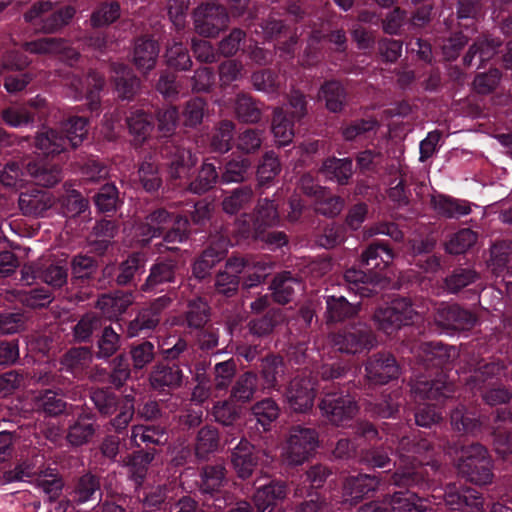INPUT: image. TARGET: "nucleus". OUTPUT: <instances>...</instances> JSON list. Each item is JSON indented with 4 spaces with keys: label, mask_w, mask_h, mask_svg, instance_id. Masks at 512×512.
Masks as SVG:
<instances>
[{
    "label": "nucleus",
    "mask_w": 512,
    "mask_h": 512,
    "mask_svg": "<svg viewBox=\"0 0 512 512\" xmlns=\"http://www.w3.org/2000/svg\"><path fill=\"white\" fill-rule=\"evenodd\" d=\"M30 176L37 185L53 186L62 178L61 170L47 160L39 159L26 164V173L16 163L8 164L0 173V182L7 187H22Z\"/></svg>",
    "instance_id": "nucleus-1"
},
{
    "label": "nucleus",
    "mask_w": 512,
    "mask_h": 512,
    "mask_svg": "<svg viewBox=\"0 0 512 512\" xmlns=\"http://www.w3.org/2000/svg\"><path fill=\"white\" fill-rule=\"evenodd\" d=\"M188 220L182 217H172L166 210L160 209L147 217L146 223L136 228L139 242H148L159 236L163 230L170 228L165 235V242H183L187 237Z\"/></svg>",
    "instance_id": "nucleus-2"
},
{
    "label": "nucleus",
    "mask_w": 512,
    "mask_h": 512,
    "mask_svg": "<svg viewBox=\"0 0 512 512\" xmlns=\"http://www.w3.org/2000/svg\"><path fill=\"white\" fill-rule=\"evenodd\" d=\"M43 460V456L36 455L32 463L23 462L15 470L5 473V481H28L35 477L36 485L42 489L50 500L58 498L63 489V482L53 469H41Z\"/></svg>",
    "instance_id": "nucleus-3"
},
{
    "label": "nucleus",
    "mask_w": 512,
    "mask_h": 512,
    "mask_svg": "<svg viewBox=\"0 0 512 512\" xmlns=\"http://www.w3.org/2000/svg\"><path fill=\"white\" fill-rule=\"evenodd\" d=\"M457 468L471 482L476 484H487L492 480V465L487 456L486 449L480 444L462 447L456 452Z\"/></svg>",
    "instance_id": "nucleus-4"
},
{
    "label": "nucleus",
    "mask_w": 512,
    "mask_h": 512,
    "mask_svg": "<svg viewBox=\"0 0 512 512\" xmlns=\"http://www.w3.org/2000/svg\"><path fill=\"white\" fill-rule=\"evenodd\" d=\"M317 446L318 437L314 430L295 426L288 433L281 456L289 465H301L309 459Z\"/></svg>",
    "instance_id": "nucleus-5"
},
{
    "label": "nucleus",
    "mask_w": 512,
    "mask_h": 512,
    "mask_svg": "<svg viewBox=\"0 0 512 512\" xmlns=\"http://www.w3.org/2000/svg\"><path fill=\"white\" fill-rule=\"evenodd\" d=\"M288 108L291 110V119L287 118L283 108L274 111L272 120V133L275 142L279 146L291 143L294 137L293 122L301 119L306 114V102L304 96L298 91L291 93Z\"/></svg>",
    "instance_id": "nucleus-6"
},
{
    "label": "nucleus",
    "mask_w": 512,
    "mask_h": 512,
    "mask_svg": "<svg viewBox=\"0 0 512 512\" xmlns=\"http://www.w3.org/2000/svg\"><path fill=\"white\" fill-rule=\"evenodd\" d=\"M416 315L411 303L402 298L395 299L389 305L378 308L374 313L373 320L379 330L390 335L402 326L411 323Z\"/></svg>",
    "instance_id": "nucleus-7"
},
{
    "label": "nucleus",
    "mask_w": 512,
    "mask_h": 512,
    "mask_svg": "<svg viewBox=\"0 0 512 512\" xmlns=\"http://www.w3.org/2000/svg\"><path fill=\"white\" fill-rule=\"evenodd\" d=\"M52 7V1L41 0L25 14V19L43 32H53L66 25L75 14L71 6L57 12H51Z\"/></svg>",
    "instance_id": "nucleus-8"
},
{
    "label": "nucleus",
    "mask_w": 512,
    "mask_h": 512,
    "mask_svg": "<svg viewBox=\"0 0 512 512\" xmlns=\"http://www.w3.org/2000/svg\"><path fill=\"white\" fill-rule=\"evenodd\" d=\"M332 343L341 352L356 354L370 350L375 339L367 326L360 323L334 335Z\"/></svg>",
    "instance_id": "nucleus-9"
},
{
    "label": "nucleus",
    "mask_w": 512,
    "mask_h": 512,
    "mask_svg": "<svg viewBox=\"0 0 512 512\" xmlns=\"http://www.w3.org/2000/svg\"><path fill=\"white\" fill-rule=\"evenodd\" d=\"M194 21L200 35L212 37L226 26L228 15L222 6L207 3L196 9Z\"/></svg>",
    "instance_id": "nucleus-10"
},
{
    "label": "nucleus",
    "mask_w": 512,
    "mask_h": 512,
    "mask_svg": "<svg viewBox=\"0 0 512 512\" xmlns=\"http://www.w3.org/2000/svg\"><path fill=\"white\" fill-rule=\"evenodd\" d=\"M428 500L421 499L410 492H398L390 499L389 503L379 504L371 502L363 505L358 512H422L428 509Z\"/></svg>",
    "instance_id": "nucleus-11"
},
{
    "label": "nucleus",
    "mask_w": 512,
    "mask_h": 512,
    "mask_svg": "<svg viewBox=\"0 0 512 512\" xmlns=\"http://www.w3.org/2000/svg\"><path fill=\"white\" fill-rule=\"evenodd\" d=\"M320 408L328 419L336 424H342L352 418L358 407L350 395L343 393H327L321 401Z\"/></svg>",
    "instance_id": "nucleus-12"
},
{
    "label": "nucleus",
    "mask_w": 512,
    "mask_h": 512,
    "mask_svg": "<svg viewBox=\"0 0 512 512\" xmlns=\"http://www.w3.org/2000/svg\"><path fill=\"white\" fill-rule=\"evenodd\" d=\"M278 222L279 216L274 203L265 199L259 202L255 218L238 220L239 232L243 237H248L264 231L266 227L275 226Z\"/></svg>",
    "instance_id": "nucleus-13"
},
{
    "label": "nucleus",
    "mask_w": 512,
    "mask_h": 512,
    "mask_svg": "<svg viewBox=\"0 0 512 512\" xmlns=\"http://www.w3.org/2000/svg\"><path fill=\"white\" fill-rule=\"evenodd\" d=\"M444 498V502L452 510H459L467 507L471 512H482L483 501L479 494L472 488L460 489L456 484L449 485L444 494L439 493L433 495V498Z\"/></svg>",
    "instance_id": "nucleus-14"
},
{
    "label": "nucleus",
    "mask_w": 512,
    "mask_h": 512,
    "mask_svg": "<svg viewBox=\"0 0 512 512\" xmlns=\"http://www.w3.org/2000/svg\"><path fill=\"white\" fill-rule=\"evenodd\" d=\"M435 323L445 330H466L472 327L475 317L457 305L441 304L434 316Z\"/></svg>",
    "instance_id": "nucleus-15"
},
{
    "label": "nucleus",
    "mask_w": 512,
    "mask_h": 512,
    "mask_svg": "<svg viewBox=\"0 0 512 512\" xmlns=\"http://www.w3.org/2000/svg\"><path fill=\"white\" fill-rule=\"evenodd\" d=\"M313 390L311 381L306 377L294 378L285 392L290 408L296 412H305L310 409L314 399Z\"/></svg>",
    "instance_id": "nucleus-16"
},
{
    "label": "nucleus",
    "mask_w": 512,
    "mask_h": 512,
    "mask_svg": "<svg viewBox=\"0 0 512 512\" xmlns=\"http://www.w3.org/2000/svg\"><path fill=\"white\" fill-rule=\"evenodd\" d=\"M54 200L47 191L32 190L21 193L19 197V207L24 215L44 216V214L53 206Z\"/></svg>",
    "instance_id": "nucleus-17"
},
{
    "label": "nucleus",
    "mask_w": 512,
    "mask_h": 512,
    "mask_svg": "<svg viewBox=\"0 0 512 512\" xmlns=\"http://www.w3.org/2000/svg\"><path fill=\"white\" fill-rule=\"evenodd\" d=\"M452 392V384L442 374L431 382L419 379L412 386L415 399H439L448 397Z\"/></svg>",
    "instance_id": "nucleus-18"
},
{
    "label": "nucleus",
    "mask_w": 512,
    "mask_h": 512,
    "mask_svg": "<svg viewBox=\"0 0 512 512\" xmlns=\"http://www.w3.org/2000/svg\"><path fill=\"white\" fill-rule=\"evenodd\" d=\"M367 378L375 384H383L399 374L396 361L391 356H381L366 365Z\"/></svg>",
    "instance_id": "nucleus-19"
},
{
    "label": "nucleus",
    "mask_w": 512,
    "mask_h": 512,
    "mask_svg": "<svg viewBox=\"0 0 512 512\" xmlns=\"http://www.w3.org/2000/svg\"><path fill=\"white\" fill-rule=\"evenodd\" d=\"M409 444V439L404 437L401 439L398 447L399 460L398 463L395 462V465H398V469L394 474V483L399 486L419 482V472L416 471V466L410 462L411 456L404 454Z\"/></svg>",
    "instance_id": "nucleus-20"
},
{
    "label": "nucleus",
    "mask_w": 512,
    "mask_h": 512,
    "mask_svg": "<svg viewBox=\"0 0 512 512\" xmlns=\"http://www.w3.org/2000/svg\"><path fill=\"white\" fill-rule=\"evenodd\" d=\"M286 495L285 485L280 482H270L259 485L254 494V503L258 512H265L272 508Z\"/></svg>",
    "instance_id": "nucleus-21"
},
{
    "label": "nucleus",
    "mask_w": 512,
    "mask_h": 512,
    "mask_svg": "<svg viewBox=\"0 0 512 512\" xmlns=\"http://www.w3.org/2000/svg\"><path fill=\"white\" fill-rule=\"evenodd\" d=\"M246 265L242 259L234 258L228 261L226 270L218 274L216 289L219 293L230 295L238 287V274L242 273Z\"/></svg>",
    "instance_id": "nucleus-22"
},
{
    "label": "nucleus",
    "mask_w": 512,
    "mask_h": 512,
    "mask_svg": "<svg viewBox=\"0 0 512 512\" xmlns=\"http://www.w3.org/2000/svg\"><path fill=\"white\" fill-rule=\"evenodd\" d=\"M159 54V47L154 40L141 39L136 42L133 61L137 68L143 72L154 68Z\"/></svg>",
    "instance_id": "nucleus-23"
},
{
    "label": "nucleus",
    "mask_w": 512,
    "mask_h": 512,
    "mask_svg": "<svg viewBox=\"0 0 512 512\" xmlns=\"http://www.w3.org/2000/svg\"><path fill=\"white\" fill-rule=\"evenodd\" d=\"M169 298L160 297L156 300L150 309L143 310L135 321L131 322L128 328V334L130 337L137 335L138 331L145 329L154 328L158 322V311L168 305Z\"/></svg>",
    "instance_id": "nucleus-24"
},
{
    "label": "nucleus",
    "mask_w": 512,
    "mask_h": 512,
    "mask_svg": "<svg viewBox=\"0 0 512 512\" xmlns=\"http://www.w3.org/2000/svg\"><path fill=\"white\" fill-rule=\"evenodd\" d=\"M133 303L130 293L116 292L111 295H102L97 302L99 309L109 319L117 318Z\"/></svg>",
    "instance_id": "nucleus-25"
},
{
    "label": "nucleus",
    "mask_w": 512,
    "mask_h": 512,
    "mask_svg": "<svg viewBox=\"0 0 512 512\" xmlns=\"http://www.w3.org/2000/svg\"><path fill=\"white\" fill-rule=\"evenodd\" d=\"M252 451L253 446L248 441L241 440L232 453L233 466L241 478L250 476L256 465V458Z\"/></svg>",
    "instance_id": "nucleus-26"
},
{
    "label": "nucleus",
    "mask_w": 512,
    "mask_h": 512,
    "mask_svg": "<svg viewBox=\"0 0 512 512\" xmlns=\"http://www.w3.org/2000/svg\"><path fill=\"white\" fill-rule=\"evenodd\" d=\"M378 481L374 476L359 474L350 476L344 484V496L350 497V500H357L367 494L369 491L376 489ZM349 501L348 498L345 499Z\"/></svg>",
    "instance_id": "nucleus-27"
},
{
    "label": "nucleus",
    "mask_w": 512,
    "mask_h": 512,
    "mask_svg": "<svg viewBox=\"0 0 512 512\" xmlns=\"http://www.w3.org/2000/svg\"><path fill=\"white\" fill-rule=\"evenodd\" d=\"M36 147L44 155H56L66 149V139L55 129H44L36 136Z\"/></svg>",
    "instance_id": "nucleus-28"
},
{
    "label": "nucleus",
    "mask_w": 512,
    "mask_h": 512,
    "mask_svg": "<svg viewBox=\"0 0 512 512\" xmlns=\"http://www.w3.org/2000/svg\"><path fill=\"white\" fill-rule=\"evenodd\" d=\"M182 380V372L177 366H157L150 377L155 389L177 388Z\"/></svg>",
    "instance_id": "nucleus-29"
},
{
    "label": "nucleus",
    "mask_w": 512,
    "mask_h": 512,
    "mask_svg": "<svg viewBox=\"0 0 512 512\" xmlns=\"http://www.w3.org/2000/svg\"><path fill=\"white\" fill-rule=\"evenodd\" d=\"M393 258L394 255L388 247L372 244L364 252L362 262L370 270H382L391 263Z\"/></svg>",
    "instance_id": "nucleus-30"
},
{
    "label": "nucleus",
    "mask_w": 512,
    "mask_h": 512,
    "mask_svg": "<svg viewBox=\"0 0 512 512\" xmlns=\"http://www.w3.org/2000/svg\"><path fill=\"white\" fill-rule=\"evenodd\" d=\"M25 49L36 54H55L64 53L67 59L76 56V53L67 49V46L61 40L55 38H42L25 44Z\"/></svg>",
    "instance_id": "nucleus-31"
},
{
    "label": "nucleus",
    "mask_w": 512,
    "mask_h": 512,
    "mask_svg": "<svg viewBox=\"0 0 512 512\" xmlns=\"http://www.w3.org/2000/svg\"><path fill=\"white\" fill-rule=\"evenodd\" d=\"M326 317L328 321L336 322L355 315L356 305L350 304L343 296H328L326 299Z\"/></svg>",
    "instance_id": "nucleus-32"
},
{
    "label": "nucleus",
    "mask_w": 512,
    "mask_h": 512,
    "mask_svg": "<svg viewBox=\"0 0 512 512\" xmlns=\"http://www.w3.org/2000/svg\"><path fill=\"white\" fill-rule=\"evenodd\" d=\"M114 72V81L119 95L123 98H129L139 88V80L129 68L122 64L115 65Z\"/></svg>",
    "instance_id": "nucleus-33"
},
{
    "label": "nucleus",
    "mask_w": 512,
    "mask_h": 512,
    "mask_svg": "<svg viewBox=\"0 0 512 512\" xmlns=\"http://www.w3.org/2000/svg\"><path fill=\"white\" fill-rule=\"evenodd\" d=\"M295 287H300V283L289 272L278 275L273 283L272 290L274 299L281 304L289 302L294 293Z\"/></svg>",
    "instance_id": "nucleus-34"
},
{
    "label": "nucleus",
    "mask_w": 512,
    "mask_h": 512,
    "mask_svg": "<svg viewBox=\"0 0 512 512\" xmlns=\"http://www.w3.org/2000/svg\"><path fill=\"white\" fill-rule=\"evenodd\" d=\"M319 98L324 99L326 107L331 112H339L345 101L342 86L335 81L325 83L320 90Z\"/></svg>",
    "instance_id": "nucleus-35"
},
{
    "label": "nucleus",
    "mask_w": 512,
    "mask_h": 512,
    "mask_svg": "<svg viewBox=\"0 0 512 512\" xmlns=\"http://www.w3.org/2000/svg\"><path fill=\"white\" fill-rule=\"evenodd\" d=\"M322 172L338 183H345L352 174V162L349 159H328L323 164Z\"/></svg>",
    "instance_id": "nucleus-36"
},
{
    "label": "nucleus",
    "mask_w": 512,
    "mask_h": 512,
    "mask_svg": "<svg viewBox=\"0 0 512 512\" xmlns=\"http://www.w3.org/2000/svg\"><path fill=\"white\" fill-rule=\"evenodd\" d=\"M433 205L440 214L447 217H460L470 212V207L467 202L445 196L433 198Z\"/></svg>",
    "instance_id": "nucleus-37"
},
{
    "label": "nucleus",
    "mask_w": 512,
    "mask_h": 512,
    "mask_svg": "<svg viewBox=\"0 0 512 512\" xmlns=\"http://www.w3.org/2000/svg\"><path fill=\"white\" fill-rule=\"evenodd\" d=\"M62 130L66 134V143L77 147L87 135V122L82 117H71L62 124Z\"/></svg>",
    "instance_id": "nucleus-38"
},
{
    "label": "nucleus",
    "mask_w": 512,
    "mask_h": 512,
    "mask_svg": "<svg viewBox=\"0 0 512 512\" xmlns=\"http://www.w3.org/2000/svg\"><path fill=\"white\" fill-rule=\"evenodd\" d=\"M94 428L90 418L84 416L70 427L67 439L71 445L79 446L86 443L93 435Z\"/></svg>",
    "instance_id": "nucleus-39"
},
{
    "label": "nucleus",
    "mask_w": 512,
    "mask_h": 512,
    "mask_svg": "<svg viewBox=\"0 0 512 512\" xmlns=\"http://www.w3.org/2000/svg\"><path fill=\"white\" fill-rule=\"evenodd\" d=\"M139 180L147 191H154L160 186L158 168L152 156L144 159L138 170Z\"/></svg>",
    "instance_id": "nucleus-40"
},
{
    "label": "nucleus",
    "mask_w": 512,
    "mask_h": 512,
    "mask_svg": "<svg viewBox=\"0 0 512 512\" xmlns=\"http://www.w3.org/2000/svg\"><path fill=\"white\" fill-rule=\"evenodd\" d=\"M166 62L169 66L179 70H186L191 66V59L187 49L182 43L173 41L166 51Z\"/></svg>",
    "instance_id": "nucleus-41"
},
{
    "label": "nucleus",
    "mask_w": 512,
    "mask_h": 512,
    "mask_svg": "<svg viewBox=\"0 0 512 512\" xmlns=\"http://www.w3.org/2000/svg\"><path fill=\"white\" fill-rule=\"evenodd\" d=\"M3 121L10 127L19 128L34 122V115L26 108L10 106L2 111Z\"/></svg>",
    "instance_id": "nucleus-42"
},
{
    "label": "nucleus",
    "mask_w": 512,
    "mask_h": 512,
    "mask_svg": "<svg viewBox=\"0 0 512 512\" xmlns=\"http://www.w3.org/2000/svg\"><path fill=\"white\" fill-rule=\"evenodd\" d=\"M127 123L129 131L135 137L136 141L144 140L152 128L150 118L140 111L131 112Z\"/></svg>",
    "instance_id": "nucleus-43"
},
{
    "label": "nucleus",
    "mask_w": 512,
    "mask_h": 512,
    "mask_svg": "<svg viewBox=\"0 0 512 512\" xmlns=\"http://www.w3.org/2000/svg\"><path fill=\"white\" fill-rule=\"evenodd\" d=\"M197 159L189 150H178L170 167V174L173 178L188 176L190 169L195 165Z\"/></svg>",
    "instance_id": "nucleus-44"
},
{
    "label": "nucleus",
    "mask_w": 512,
    "mask_h": 512,
    "mask_svg": "<svg viewBox=\"0 0 512 512\" xmlns=\"http://www.w3.org/2000/svg\"><path fill=\"white\" fill-rule=\"evenodd\" d=\"M477 236L470 229H462L454 234L446 244L449 253L460 254L468 250L476 242Z\"/></svg>",
    "instance_id": "nucleus-45"
},
{
    "label": "nucleus",
    "mask_w": 512,
    "mask_h": 512,
    "mask_svg": "<svg viewBox=\"0 0 512 512\" xmlns=\"http://www.w3.org/2000/svg\"><path fill=\"white\" fill-rule=\"evenodd\" d=\"M175 265L172 262H161L151 268L150 275L144 289H150L158 284L172 281L174 278Z\"/></svg>",
    "instance_id": "nucleus-46"
},
{
    "label": "nucleus",
    "mask_w": 512,
    "mask_h": 512,
    "mask_svg": "<svg viewBox=\"0 0 512 512\" xmlns=\"http://www.w3.org/2000/svg\"><path fill=\"white\" fill-rule=\"evenodd\" d=\"M253 415L264 429L273 422L279 415L277 404L271 399H265L254 405Z\"/></svg>",
    "instance_id": "nucleus-47"
},
{
    "label": "nucleus",
    "mask_w": 512,
    "mask_h": 512,
    "mask_svg": "<svg viewBox=\"0 0 512 512\" xmlns=\"http://www.w3.org/2000/svg\"><path fill=\"white\" fill-rule=\"evenodd\" d=\"M257 389V378L253 373H245L236 382L232 396L238 401H249Z\"/></svg>",
    "instance_id": "nucleus-48"
},
{
    "label": "nucleus",
    "mask_w": 512,
    "mask_h": 512,
    "mask_svg": "<svg viewBox=\"0 0 512 512\" xmlns=\"http://www.w3.org/2000/svg\"><path fill=\"white\" fill-rule=\"evenodd\" d=\"M223 253L216 251L214 248H209L194 263L193 274L196 278L202 279L208 275L211 268L222 259Z\"/></svg>",
    "instance_id": "nucleus-49"
},
{
    "label": "nucleus",
    "mask_w": 512,
    "mask_h": 512,
    "mask_svg": "<svg viewBox=\"0 0 512 512\" xmlns=\"http://www.w3.org/2000/svg\"><path fill=\"white\" fill-rule=\"evenodd\" d=\"M279 171L280 163L278 158L272 152L266 153L257 170L260 185H264L273 180Z\"/></svg>",
    "instance_id": "nucleus-50"
},
{
    "label": "nucleus",
    "mask_w": 512,
    "mask_h": 512,
    "mask_svg": "<svg viewBox=\"0 0 512 512\" xmlns=\"http://www.w3.org/2000/svg\"><path fill=\"white\" fill-rule=\"evenodd\" d=\"M218 175L214 165L204 163L197 179L191 183L190 189L194 193H202L210 189L216 182Z\"/></svg>",
    "instance_id": "nucleus-51"
},
{
    "label": "nucleus",
    "mask_w": 512,
    "mask_h": 512,
    "mask_svg": "<svg viewBox=\"0 0 512 512\" xmlns=\"http://www.w3.org/2000/svg\"><path fill=\"white\" fill-rule=\"evenodd\" d=\"M35 407L49 415H57L64 410L65 403L60 398H57L54 392L47 390L36 397Z\"/></svg>",
    "instance_id": "nucleus-52"
},
{
    "label": "nucleus",
    "mask_w": 512,
    "mask_h": 512,
    "mask_svg": "<svg viewBox=\"0 0 512 512\" xmlns=\"http://www.w3.org/2000/svg\"><path fill=\"white\" fill-rule=\"evenodd\" d=\"M249 167L250 163L244 158L230 161L226 165L225 172L222 175V181L224 183L243 181Z\"/></svg>",
    "instance_id": "nucleus-53"
},
{
    "label": "nucleus",
    "mask_w": 512,
    "mask_h": 512,
    "mask_svg": "<svg viewBox=\"0 0 512 512\" xmlns=\"http://www.w3.org/2000/svg\"><path fill=\"white\" fill-rule=\"evenodd\" d=\"M187 323L190 327L200 328L208 320V307L201 299L193 300L189 303L187 312Z\"/></svg>",
    "instance_id": "nucleus-54"
},
{
    "label": "nucleus",
    "mask_w": 512,
    "mask_h": 512,
    "mask_svg": "<svg viewBox=\"0 0 512 512\" xmlns=\"http://www.w3.org/2000/svg\"><path fill=\"white\" fill-rule=\"evenodd\" d=\"M224 478V468L221 465L210 466L204 469L202 474L201 488L204 493L216 491L222 484Z\"/></svg>",
    "instance_id": "nucleus-55"
},
{
    "label": "nucleus",
    "mask_w": 512,
    "mask_h": 512,
    "mask_svg": "<svg viewBox=\"0 0 512 512\" xmlns=\"http://www.w3.org/2000/svg\"><path fill=\"white\" fill-rule=\"evenodd\" d=\"M91 359L90 351L80 347L71 349L63 358L62 365L72 372L84 367Z\"/></svg>",
    "instance_id": "nucleus-56"
},
{
    "label": "nucleus",
    "mask_w": 512,
    "mask_h": 512,
    "mask_svg": "<svg viewBox=\"0 0 512 512\" xmlns=\"http://www.w3.org/2000/svg\"><path fill=\"white\" fill-rule=\"evenodd\" d=\"M283 372L282 359L277 356L266 358L263 363V377L265 380L264 388L272 389L276 387L277 377Z\"/></svg>",
    "instance_id": "nucleus-57"
},
{
    "label": "nucleus",
    "mask_w": 512,
    "mask_h": 512,
    "mask_svg": "<svg viewBox=\"0 0 512 512\" xmlns=\"http://www.w3.org/2000/svg\"><path fill=\"white\" fill-rule=\"evenodd\" d=\"M218 445V435L215 429L213 428H202L199 431L197 444H196V453L200 457L205 454L215 450Z\"/></svg>",
    "instance_id": "nucleus-58"
},
{
    "label": "nucleus",
    "mask_w": 512,
    "mask_h": 512,
    "mask_svg": "<svg viewBox=\"0 0 512 512\" xmlns=\"http://www.w3.org/2000/svg\"><path fill=\"white\" fill-rule=\"evenodd\" d=\"M45 283L53 287H61L67 281V263L59 262L51 265L40 275Z\"/></svg>",
    "instance_id": "nucleus-59"
},
{
    "label": "nucleus",
    "mask_w": 512,
    "mask_h": 512,
    "mask_svg": "<svg viewBox=\"0 0 512 512\" xmlns=\"http://www.w3.org/2000/svg\"><path fill=\"white\" fill-rule=\"evenodd\" d=\"M118 201L117 189L112 184L104 185L95 196V203L99 210L110 212L116 208Z\"/></svg>",
    "instance_id": "nucleus-60"
},
{
    "label": "nucleus",
    "mask_w": 512,
    "mask_h": 512,
    "mask_svg": "<svg viewBox=\"0 0 512 512\" xmlns=\"http://www.w3.org/2000/svg\"><path fill=\"white\" fill-rule=\"evenodd\" d=\"M238 117L245 122H256L260 118V111L251 98L242 95L236 101L235 107Z\"/></svg>",
    "instance_id": "nucleus-61"
},
{
    "label": "nucleus",
    "mask_w": 512,
    "mask_h": 512,
    "mask_svg": "<svg viewBox=\"0 0 512 512\" xmlns=\"http://www.w3.org/2000/svg\"><path fill=\"white\" fill-rule=\"evenodd\" d=\"M251 193V189L249 188L235 190L223 200L224 211L229 214L236 213L250 200Z\"/></svg>",
    "instance_id": "nucleus-62"
},
{
    "label": "nucleus",
    "mask_w": 512,
    "mask_h": 512,
    "mask_svg": "<svg viewBox=\"0 0 512 512\" xmlns=\"http://www.w3.org/2000/svg\"><path fill=\"white\" fill-rule=\"evenodd\" d=\"M214 370L215 388L217 390L227 389L235 373V363L232 360L217 363Z\"/></svg>",
    "instance_id": "nucleus-63"
},
{
    "label": "nucleus",
    "mask_w": 512,
    "mask_h": 512,
    "mask_svg": "<svg viewBox=\"0 0 512 512\" xmlns=\"http://www.w3.org/2000/svg\"><path fill=\"white\" fill-rule=\"evenodd\" d=\"M233 125L229 121L220 124L212 139V146L216 151L226 152L231 147Z\"/></svg>",
    "instance_id": "nucleus-64"
}]
</instances>
